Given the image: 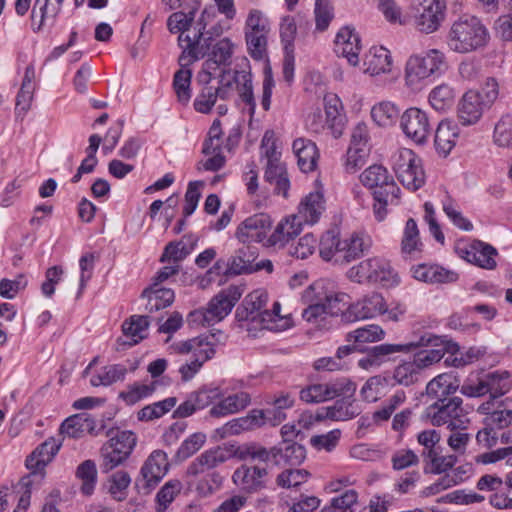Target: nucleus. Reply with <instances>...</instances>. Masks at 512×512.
Instances as JSON below:
<instances>
[{
	"label": "nucleus",
	"instance_id": "dca6fc26",
	"mask_svg": "<svg viewBox=\"0 0 512 512\" xmlns=\"http://www.w3.org/2000/svg\"><path fill=\"white\" fill-rule=\"evenodd\" d=\"M109 436L110 439L101 448L104 472L115 469L128 458V432L110 430Z\"/></svg>",
	"mask_w": 512,
	"mask_h": 512
},
{
	"label": "nucleus",
	"instance_id": "de8ad7c7",
	"mask_svg": "<svg viewBox=\"0 0 512 512\" xmlns=\"http://www.w3.org/2000/svg\"><path fill=\"white\" fill-rule=\"evenodd\" d=\"M440 449L432 452L431 450L427 452H422L421 456L426 462L427 465H430V469L425 468V472L432 474H442L449 472L457 462V457L455 455H441Z\"/></svg>",
	"mask_w": 512,
	"mask_h": 512
},
{
	"label": "nucleus",
	"instance_id": "7ed1b4c3",
	"mask_svg": "<svg viewBox=\"0 0 512 512\" xmlns=\"http://www.w3.org/2000/svg\"><path fill=\"white\" fill-rule=\"evenodd\" d=\"M489 32L474 16L461 17L455 21L448 34V46L458 53L476 51L488 43Z\"/></svg>",
	"mask_w": 512,
	"mask_h": 512
},
{
	"label": "nucleus",
	"instance_id": "ddd939ff",
	"mask_svg": "<svg viewBox=\"0 0 512 512\" xmlns=\"http://www.w3.org/2000/svg\"><path fill=\"white\" fill-rule=\"evenodd\" d=\"M169 470L167 454L161 450L153 451L143 464L140 475L135 481L138 494L148 495L159 484Z\"/></svg>",
	"mask_w": 512,
	"mask_h": 512
},
{
	"label": "nucleus",
	"instance_id": "20e7f679",
	"mask_svg": "<svg viewBox=\"0 0 512 512\" xmlns=\"http://www.w3.org/2000/svg\"><path fill=\"white\" fill-rule=\"evenodd\" d=\"M343 293H327L319 284L310 285L302 293V301L308 304L302 312V318L308 323L320 326L328 316H337L342 309Z\"/></svg>",
	"mask_w": 512,
	"mask_h": 512
},
{
	"label": "nucleus",
	"instance_id": "69168bd1",
	"mask_svg": "<svg viewBox=\"0 0 512 512\" xmlns=\"http://www.w3.org/2000/svg\"><path fill=\"white\" fill-rule=\"evenodd\" d=\"M206 441L203 433H194L185 439L178 448L175 458L177 461H184L199 451Z\"/></svg>",
	"mask_w": 512,
	"mask_h": 512
},
{
	"label": "nucleus",
	"instance_id": "f257e3e1",
	"mask_svg": "<svg viewBox=\"0 0 512 512\" xmlns=\"http://www.w3.org/2000/svg\"><path fill=\"white\" fill-rule=\"evenodd\" d=\"M361 183L373 191V213L378 221H383L388 213L387 206L399 204L400 188L387 169L382 165H372L360 176Z\"/></svg>",
	"mask_w": 512,
	"mask_h": 512
},
{
	"label": "nucleus",
	"instance_id": "bb28decb",
	"mask_svg": "<svg viewBox=\"0 0 512 512\" xmlns=\"http://www.w3.org/2000/svg\"><path fill=\"white\" fill-rule=\"evenodd\" d=\"M369 236L353 233L349 238L342 240V251L338 254L337 264L343 265L360 258L371 247Z\"/></svg>",
	"mask_w": 512,
	"mask_h": 512
},
{
	"label": "nucleus",
	"instance_id": "864d4df0",
	"mask_svg": "<svg viewBox=\"0 0 512 512\" xmlns=\"http://www.w3.org/2000/svg\"><path fill=\"white\" fill-rule=\"evenodd\" d=\"M399 108L390 101H383L374 105L371 109V117L381 127H390L399 118Z\"/></svg>",
	"mask_w": 512,
	"mask_h": 512
},
{
	"label": "nucleus",
	"instance_id": "c85d7f7f",
	"mask_svg": "<svg viewBox=\"0 0 512 512\" xmlns=\"http://www.w3.org/2000/svg\"><path fill=\"white\" fill-rule=\"evenodd\" d=\"M324 196L321 192H311L299 204L298 213L295 215L301 224H315L323 213Z\"/></svg>",
	"mask_w": 512,
	"mask_h": 512
},
{
	"label": "nucleus",
	"instance_id": "09e8293b",
	"mask_svg": "<svg viewBox=\"0 0 512 512\" xmlns=\"http://www.w3.org/2000/svg\"><path fill=\"white\" fill-rule=\"evenodd\" d=\"M319 254L324 261H333L337 264L338 254L342 251V240L335 230H328L319 240Z\"/></svg>",
	"mask_w": 512,
	"mask_h": 512
},
{
	"label": "nucleus",
	"instance_id": "473e14b6",
	"mask_svg": "<svg viewBox=\"0 0 512 512\" xmlns=\"http://www.w3.org/2000/svg\"><path fill=\"white\" fill-rule=\"evenodd\" d=\"M413 277L427 283H452L458 280V274L438 265L421 264L413 268Z\"/></svg>",
	"mask_w": 512,
	"mask_h": 512
},
{
	"label": "nucleus",
	"instance_id": "0e129e2a",
	"mask_svg": "<svg viewBox=\"0 0 512 512\" xmlns=\"http://www.w3.org/2000/svg\"><path fill=\"white\" fill-rule=\"evenodd\" d=\"M310 473L305 469H286L276 477V484L281 488H297L305 483Z\"/></svg>",
	"mask_w": 512,
	"mask_h": 512
},
{
	"label": "nucleus",
	"instance_id": "0eeeda50",
	"mask_svg": "<svg viewBox=\"0 0 512 512\" xmlns=\"http://www.w3.org/2000/svg\"><path fill=\"white\" fill-rule=\"evenodd\" d=\"M348 277L357 283H375L383 287L396 286L400 281L390 262L381 257H372L351 267Z\"/></svg>",
	"mask_w": 512,
	"mask_h": 512
},
{
	"label": "nucleus",
	"instance_id": "338daca9",
	"mask_svg": "<svg viewBox=\"0 0 512 512\" xmlns=\"http://www.w3.org/2000/svg\"><path fill=\"white\" fill-rule=\"evenodd\" d=\"M370 148L349 146L346 152L344 167L346 172L355 173L361 169L370 155Z\"/></svg>",
	"mask_w": 512,
	"mask_h": 512
},
{
	"label": "nucleus",
	"instance_id": "603ef678",
	"mask_svg": "<svg viewBox=\"0 0 512 512\" xmlns=\"http://www.w3.org/2000/svg\"><path fill=\"white\" fill-rule=\"evenodd\" d=\"M428 100L434 110L444 112L453 107L455 92L449 85L441 84L431 90Z\"/></svg>",
	"mask_w": 512,
	"mask_h": 512
},
{
	"label": "nucleus",
	"instance_id": "37998d69",
	"mask_svg": "<svg viewBox=\"0 0 512 512\" xmlns=\"http://www.w3.org/2000/svg\"><path fill=\"white\" fill-rule=\"evenodd\" d=\"M265 180L274 185V192L283 197L288 196L290 181L285 165L282 162L267 163L265 170Z\"/></svg>",
	"mask_w": 512,
	"mask_h": 512
},
{
	"label": "nucleus",
	"instance_id": "c9c22d12",
	"mask_svg": "<svg viewBox=\"0 0 512 512\" xmlns=\"http://www.w3.org/2000/svg\"><path fill=\"white\" fill-rule=\"evenodd\" d=\"M324 108L326 114V124L332 132L334 138H339L344 129L345 116L341 113L342 104L336 95H327L324 97Z\"/></svg>",
	"mask_w": 512,
	"mask_h": 512
},
{
	"label": "nucleus",
	"instance_id": "412c9836",
	"mask_svg": "<svg viewBox=\"0 0 512 512\" xmlns=\"http://www.w3.org/2000/svg\"><path fill=\"white\" fill-rule=\"evenodd\" d=\"M361 49V40L354 28L342 27L335 38L336 54L346 58L350 65L357 66Z\"/></svg>",
	"mask_w": 512,
	"mask_h": 512
},
{
	"label": "nucleus",
	"instance_id": "39448f33",
	"mask_svg": "<svg viewBox=\"0 0 512 512\" xmlns=\"http://www.w3.org/2000/svg\"><path fill=\"white\" fill-rule=\"evenodd\" d=\"M249 446L246 455H250L251 460L271 461L276 466L299 465L306 458L305 447L296 441H281L270 449L256 442H249Z\"/></svg>",
	"mask_w": 512,
	"mask_h": 512
},
{
	"label": "nucleus",
	"instance_id": "f8f14e48",
	"mask_svg": "<svg viewBox=\"0 0 512 512\" xmlns=\"http://www.w3.org/2000/svg\"><path fill=\"white\" fill-rule=\"evenodd\" d=\"M356 384L346 377L327 383H316L301 389L300 399L306 403H321L338 398L340 395H354Z\"/></svg>",
	"mask_w": 512,
	"mask_h": 512
},
{
	"label": "nucleus",
	"instance_id": "f03ea898",
	"mask_svg": "<svg viewBox=\"0 0 512 512\" xmlns=\"http://www.w3.org/2000/svg\"><path fill=\"white\" fill-rule=\"evenodd\" d=\"M447 68L445 54L438 49H430L424 54L411 55L405 65V84L411 90L419 91L429 77L440 75Z\"/></svg>",
	"mask_w": 512,
	"mask_h": 512
},
{
	"label": "nucleus",
	"instance_id": "e433bc0d",
	"mask_svg": "<svg viewBox=\"0 0 512 512\" xmlns=\"http://www.w3.org/2000/svg\"><path fill=\"white\" fill-rule=\"evenodd\" d=\"M365 71L371 75L388 73L392 67V57L389 50L380 46L372 47L364 58Z\"/></svg>",
	"mask_w": 512,
	"mask_h": 512
},
{
	"label": "nucleus",
	"instance_id": "4468645a",
	"mask_svg": "<svg viewBox=\"0 0 512 512\" xmlns=\"http://www.w3.org/2000/svg\"><path fill=\"white\" fill-rule=\"evenodd\" d=\"M400 127L403 133L416 144H424L432 132V125L426 111L410 107L400 117Z\"/></svg>",
	"mask_w": 512,
	"mask_h": 512
},
{
	"label": "nucleus",
	"instance_id": "cd10ccee",
	"mask_svg": "<svg viewBox=\"0 0 512 512\" xmlns=\"http://www.w3.org/2000/svg\"><path fill=\"white\" fill-rule=\"evenodd\" d=\"M267 299V294L264 291L255 290L249 293L236 309L235 317L237 321H250L252 323L258 321L261 309L266 307Z\"/></svg>",
	"mask_w": 512,
	"mask_h": 512
},
{
	"label": "nucleus",
	"instance_id": "6ab92c4d",
	"mask_svg": "<svg viewBox=\"0 0 512 512\" xmlns=\"http://www.w3.org/2000/svg\"><path fill=\"white\" fill-rule=\"evenodd\" d=\"M459 254L467 262L480 268L491 270L496 267L495 256L497 250L483 241L473 240L466 246L459 248Z\"/></svg>",
	"mask_w": 512,
	"mask_h": 512
},
{
	"label": "nucleus",
	"instance_id": "e2e57ef3",
	"mask_svg": "<svg viewBox=\"0 0 512 512\" xmlns=\"http://www.w3.org/2000/svg\"><path fill=\"white\" fill-rule=\"evenodd\" d=\"M269 34L244 35L247 52L254 60H262L267 56Z\"/></svg>",
	"mask_w": 512,
	"mask_h": 512
},
{
	"label": "nucleus",
	"instance_id": "393cba45",
	"mask_svg": "<svg viewBox=\"0 0 512 512\" xmlns=\"http://www.w3.org/2000/svg\"><path fill=\"white\" fill-rule=\"evenodd\" d=\"M96 426L95 418L91 414L83 412L66 418L62 422L59 432L63 436L79 439L86 434H94Z\"/></svg>",
	"mask_w": 512,
	"mask_h": 512
},
{
	"label": "nucleus",
	"instance_id": "680f3d73",
	"mask_svg": "<svg viewBox=\"0 0 512 512\" xmlns=\"http://www.w3.org/2000/svg\"><path fill=\"white\" fill-rule=\"evenodd\" d=\"M182 483L177 479L166 482L156 495V511L164 512L182 490Z\"/></svg>",
	"mask_w": 512,
	"mask_h": 512
},
{
	"label": "nucleus",
	"instance_id": "6e6552de",
	"mask_svg": "<svg viewBox=\"0 0 512 512\" xmlns=\"http://www.w3.org/2000/svg\"><path fill=\"white\" fill-rule=\"evenodd\" d=\"M250 449L249 443L241 445H227L224 447H216L201 453L187 467V475L197 477L206 471H216L215 468L230 458H237L241 461L251 459L250 455H246V450Z\"/></svg>",
	"mask_w": 512,
	"mask_h": 512
},
{
	"label": "nucleus",
	"instance_id": "7c9ffc66",
	"mask_svg": "<svg viewBox=\"0 0 512 512\" xmlns=\"http://www.w3.org/2000/svg\"><path fill=\"white\" fill-rule=\"evenodd\" d=\"M217 401L218 402L212 406L209 413L212 417L219 418L245 409L250 404L251 397L247 392L240 391L225 398L222 396Z\"/></svg>",
	"mask_w": 512,
	"mask_h": 512
},
{
	"label": "nucleus",
	"instance_id": "3c124183",
	"mask_svg": "<svg viewBox=\"0 0 512 512\" xmlns=\"http://www.w3.org/2000/svg\"><path fill=\"white\" fill-rule=\"evenodd\" d=\"M423 244L419 238V229L416 221L409 218L406 222L401 242L402 253L415 257L421 252Z\"/></svg>",
	"mask_w": 512,
	"mask_h": 512
},
{
	"label": "nucleus",
	"instance_id": "052dcab7",
	"mask_svg": "<svg viewBox=\"0 0 512 512\" xmlns=\"http://www.w3.org/2000/svg\"><path fill=\"white\" fill-rule=\"evenodd\" d=\"M197 480L195 490L198 495L206 497L218 491L223 484L224 477L218 471H206Z\"/></svg>",
	"mask_w": 512,
	"mask_h": 512
},
{
	"label": "nucleus",
	"instance_id": "f704fd0d",
	"mask_svg": "<svg viewBox=\"0 0 512 512\" xmlns=\"http://www.w3.org/2000/svg\"><path fill=\"white\" fill-rule=\"evenodd\" d=\"M292 149L301 171L307 173L315 169L318 150L314 142L309 139L298 138L294 140Z\"/></svg>",
	"mask_w": 512,
	"mask_h": 512
},
{
	"label": "nucleus",
	"instance_id": "ea45409f",
	"mask_svg": "<svg viewBox=\"0 0 512 512\" xmlns=\"http://www.w3.org/2000/svg\"><path fill=\"white\" fill-rule=\"evenodd\" d=\"M224 338L225 336L221 331L195 337L196 344H194L193 348L194 358L202 363L210 360L215 355L216 346L223 343Z\"/></svg>",
	"mask_w": 512,
	"mask_h": 512
},
{
	"label": "nucleus",
	"instance_id": "79ce46f5",
	"mask_svg": "<svg viewBox=\"0 0 512 512\" xmlns=\"http://www.w3.org/2000/svg\"><path fill=\"white\" fill-rule=\"evenodd\" d=\"M126 372L127 369L124 365H106L91 373L89 383L93 387L110 386L117 381L124 380Z\"/></svg>",
	"mask_w": 512,
	"mask_h": 512
},
{
	"label": "nucleus",
	"instance_id": "c756f323",
	"mask_svg": "<svg viewBox=\"0 0 512 512\" xmlns=\"http://www.w3.org/2000/svg\"><path fill=\"white\" fill-rule=\"evenodd\" d=\"M302 230L297 216L291 215L278 223L273 233L267 238L265 246L283 247L291 239L298 236Z\"/></svg>",
	"mask_w": 512,
	"mask_h": 512
},
{
	"label": "nucleus",
	"instance_id": "a878e982",
	"mask_svg": "<svg viewBox=\"0 0 512 512\" xmlns=\"http://www.w3.org/2000/svg\"><path fill=\"white\" fill-rule=\"evenodd\" d=\"M354 395H340L334 405L323 408V412L316 414L317 422L324 419L346 421L359 415L360 410L353 399Z\"/></svg>",
	"mask_w": 512,
	"mask_h": 512
},
{
	"label": "nucleus",
	"instance_id": "aec40b11",
	"mask_svg": "<svg viewBox=\"0 0 512 512\" xmlns=\"http://www.w3.org/2000/svg\"><path fill=\"white\" fill-rule=\"evenodd\" d=\"M243 289L239 286L230 285L221 290L207 304L209 315L214 323L223 320L241 298Z\"/></svg>",
	"mask_w": 512,
	"mask_h": 512
},
{
	"label": "nucleus",
	"instance_id": "9b49d317",
	"mask_svg": "<svg viewBox=\"0 0 512 512\" xmlns=\"http://www.w3.org/2000/svg\"><path fill=\"white\" fill-rule=\"evenodd\" d=\"M445 11V0H414L412 12L416 29L425 34L437 31L445 19Z\"/></svg>",
	"mask_w": 512,
	"mask_h": 512
},
{
	"label": "nucleus",
	"instance_id": "58836bf2",
	"mask_svg": "<svg viewBox=\"0 0 512 512\" xmlns=\"http://www.w3.org/2000/svg\"><path fill=\"white\" fill-rule=\"evenodd\" d=\"M268 403L271 407L264 410L268 418V424L277 426L287 418L286 410L294 406L295 399L291 394L281 392L273 396Z\"/></svg>",
	"mask_w": 512,
	"mask_h": 512
},
{
	"label": "nucleus",
	"instance_id": "774afa93",
	"mask_svg": "<svg viewBox=\"0 0 512 512\" xmlns=\"http://www.w3.org/2000/svg\"><path fill=\"white\" fill-rule=\"evenodd\" d=\"M386 384L385 377H370L361 388L360 395L362 399L369 403L376 402L381 398Z\"/></svg>",
	"mask_w": 512,
	"mask_h": 512
},
{
	"label": "nucleus",
	"instance_id": "6e6d98bb",
	"mask_svg": "<svg viewBox=\"0 0 512 512\" xmlns=\"http://www.w3.org/2000/svg\"><path fill=\"white\" fill-rule=\"evenodd\" d=\"M270 21L259 9H250L245 19L243 32L247 34H269Z\"/></svg>",
	"mask_w": 512,
	"mask_h": 512
},
{
	"label": "nucleus",
	"instance_id": "f3484780",
	"mask_svg": "<svg viewBox=\"0 0 512 512\" xmlns=\"http://www.w3.org/2000/svg\"><path fill=\"white\" fill-rule=\"evenodd\" d=\"M272 226L271 217L266 213H257L242 221L235 236L242 243H260L267 241V234Z\"/></svg>",
	"mask_w": 512,
	"mask_h": 512
},
{
	"label": "nucleus",
	"instance_id": "5701e85b",
	"mask_svg": "<svg viewBox=\"0 0 512 512\" xmlns=\"http://www.w3.org/2000/svg\"><path fill=\"white\" fill-rule=\"evenodd\" d=\"M62 443L53 437L38 445L26 458L25 465L33 474L41 472L56 456Z\"/></svg>",
	"mask_w": 512,
	"mask_h": 512
},
{
	"label": "nucleus",
	"instance_id": "4d7b16f0",
	"mask_svg": "<svg viewBox=\"0 0 512 512\" xmlns=\"http://www.w3.org/2000/svg\"><path fill=\"white\" fill-rule=\"evenodd\" d=\"M176 405V398L169 397L162 401L155 402L143 407L137 413L139 421H151L158 419L168 413Z\"/></svg>",
	"mask_w": 512,
	"mask_h": 512
},
{
	"label": "nucleus",
	"instance_id": "72a5a7b5",
	"mask_svg": "<svg viewBox=\"0 0 512 512\" xmlns=\"http://www.w3.org/2000/svg\"><path fill=\"white\" fill-rule=\"evenodd\" d=\"M234 44L229 38L217 41L204 62L203 69L211 75V70H216L221 65H229L233 54Z\"/></svg>",
	"mask_w": 512,
	"mask_h": 512
},
{
	"label": "nucleus",
	"instance_id": "4be33fe9",
	"mask_svg": "<svg viewBox=\"0 0 512 512\" xmlns=\"http://www.w3.org/2000/svg\"><path fill=\"white\" fill-rule=\"evenodd\" d=\"M485 109L488 107L484 105L478 92L469 90L462 96L458 104V120L463 126L474 125L481 119Z\"/></svg>",
	"mask_w": 512,
	"mask_h": 512
},
{
	"label": "nucleus",
	"instance_id": "4c0bfd02",
	"mask_svg": "<svg viewBox=\"0 0 512 512\" xmlns=\"http://www.w3.org/2000/svg\"><path fill=\"white\" fill-rule=\"evenodd\" d=\"M257 256L258 252L255 247L243 246L236 251V254L228 262L227 273L240 275L253 272V265Z\"/></svg>",
	"mask_w": 512,
	"mask_h": 512
},
{
	"label": "nucleus",
	"instance_id": "423d86ee",
	"mask_svg": "<svg viewBox=\"0 0 512 512\" xmlns=\"http://www.w3.org/2000/svg\"><path fill=\"white\" fill-rule=\"evenodd\" d=\"M213 17L214 12H210L205 9L201 14V18L198 23L201 27L198 30L194 29L193 35L188 33L186 36H179V45L183 48V54L180 58L181 60L189 57V62H194L207 55L210 47L212 46L211 41L213 36H219L222 33V28L220 26L214 25L209 29H206L210 22V18Z\"/></svg>",
	"mask_w": 512,
	"mask_h": 512
},
{
	"label": "nucleus",
	"instance_id": "b1692460",
	"mask_svg": "<svg viewBox=\"0 0 512 512\" xmlns=\"http://www.w3.org/2000/svg\"><path fill=\"white\" fill-rule=\"evenodd\" d=\"M140 298L145 302V310L153 313L171 306L175 300V293L171 288L151 282L142 291Z\"/></svg>",
	"mask_w": 512,
	"mask_h": 512
},
{
	"label": "nucleus",
	"instance_id": "49530a36",
	"mask_svg": "<svg viewBox=\"0 0 512 512\" xmlns=\"http://www.w3.org/2000/svg\"><path fill=\"white\" fill-rule=\"evenodd\" d=\"M432 337V341L426 346H443L444 354L449 353V356L445 359V364L454 367H463L471 363V357H464V354L460 351V346L452 341L443 340L440 337L427 334Z\"/></svg>",
	"mask_w": 512,
	"mask_h": 512
},
{
	"label": "nucleus",
	"instance_id": "1a4fd4ad",
	"mask_svg": "<svg viewBox=\"0 0 512 512\" xmlns=\"http://www.w3.org/2000/svg\"><path fill=\"white\" fill-rule=\"evenodd\" d=\"M460 397L440 399L427 408V417L433 426L447 425L451 431L465 430L469 420Z\"/></svg>",
	"mask_w": 512,
	"mask_h": 512
},
{
	"label": "nucleus",
	"instance_id": "c03bdc74",
	"mask_svg": "<svg viewBox=\"0 0 512 512\" xmlns=\"http://www.w3.org/2000/svg\"><path fill=\"white\" fill-rule=\"evenodd\" d=\"M75 477L81 482L80 492L85 496H91L98 479L96 463L91 459L83 461L76 468Z\"/></svg>",
	"mask_w": 512,
	"mask_h": 512
},
{
	"label": "nucleus",
	"instance_id": "2f4dec72",
	"mask_svg": "<svg viewBox=\"0 0 512 512\" xmlns=\"http://www.w3.org/2000/svg\"><path fill=\"white\" fill-rule=\"evenodd\" d=\"M459 137L457 124L450 120H442L435 131L434 144L437 152L446 157L455 147Z\"/></svg>",
	"mask_w": 512,
	"mask_h": 512
},
{
	"label": "nucleus",
	"instance_id": "bf43d9fd",
	"mask_svg": "<svg viewBox=\"0 0 512 512\" xmlns=\"http://www.w3.org/2000/svg\"><path fill=\"white\" fill-rule=\"evenodd\" d=\"M420 373L421 370L412 359L396 366L392 378L399 385L410 386L418 381Z\"/></svg>",
	"mask_w": 512,
	"mask_h": 512
},
{
	"label": "nucleus",
	"instance_id": "a18cd8bd",
	"mask_svg": "<svg viewBox=\"0 0 512 512\" xmlns=\"http://www.w3.org/2000/svg\"><path fill=\"white\" fill-rule=\"evenodd\" d=\"M485 375L490 398L495 400L506 394L512 387L510 373L507 370H497Z\"/></svg>",
	"mask_w": 512,
	"mask_h": 512
},
{
	"label": "nucleus",
	"instance_id": "8fccbe9b",
	"mask_svg": "<svg viewBox=\"0 0 512 512\" xmlns=\"http://www.w3.org/2000/svg\"><path fill=\"white\" fill-rule=\"evenodd\" d=\"M384 337L385 331L379 325L370 324L348 332L345 339L347 342L361 345L381 341Z\"/></svg>",
	"mask_w": 512,
	"mask_h": 512
},
{
	"label": "nucleus",
	"instance_id": "a19ab883",
	"mask_svg": "<svg viewBox=\"0 0 512 512\" xmlns=\"http://www.w3.org/2000/svg\"><path fill=\"white\" fill-rule=\"evenodd\" d=\"M432 341V337L428 335H422L418 342H410L406 344H389L384 343L380 345H376L370 348L372 352V356L376 358L379 365H381L384 361L388 359V357L394 353L399 352H409L413 348L424 346L429 344Z\"/></svg>",
	"mask_w": 512,
	"mask_h": 512
},
{
	"label": "nucleus",
	"instance_id": "2eb2a0df",
	"mask_svg": "<svg viewBox=\"0 0 512 512\" xmlns=\"http://www.w3.org/2000/svg\"><path fill=\"white\" fill-rule=\"evenodd\" d=\"M269 472L266 467L242 464L232 474V482L240 491L254 494L267 487Z\"/></svg>",
	"mask_w": 512,
	"mask_h": 512
},
{
	"label": "nucleus",
	"instance_id": "5fc2aeb1",
	"mask_svg": "<svg viewBox=\"0 0 512 512\" xmlns=\"http://www.w3.org/2000/svg\"><path fill=\"white\" fill-rule=\"evenodd\" d=\"M457 386L452 383V376L449 374H440L432 379L426 386V393L429 397L437 399H447L448 396L453 394Z\"/></svg>",
	"mask_w": 512,
	"mask_h": 512
},
{
	"label": "nucleus",
	"instance_id": "13d9d810",
	"mask_svg": "<svg viewBox=\"0 0 512 512\" xmlns=\"http://www.w3.org/2000/svg\"><path fill=\"white\" fill-rule=\"evenodd\" d=\"M493 142L503 148H512V115L504 114L495 123Z\"/></svg>",
	"mask_w": 512,
	"mask_h": 512
},
{
	"label": "nucleus",
	"instance_id": "9d476101",
	"mask_svg": "<svg viewBox=\"0 0 512 512\" xmlns=\"http://www.w3.org/2000/svg\"><path fill=\"white\" fill-rule=\"evenodd\" d=\"M393 170L401 184L411 191H416L425 184L421 159L410 149H403L394 156Z\"/></svg>",
	"mask_w": 512,
	"mask_h": 512
},
{
	"label": "nucleus",
	"instance_id": "a211bd4d",
	"mask_svg": "<svg viewBox=\"0 0 512 512\" xmlns=\"http://www.w3.org/2000/svg\"><path fill=\"white\" fill-rule=\"evenodd\" d=\"M385 311L386 302L384 297L379 293L373 292L349 305L347 310L342 313V317L345 321H356L374 318L384 314Z\"/></svg>",
	"mask_w": 512,
	"mask_h": 512
}]
</instances>
